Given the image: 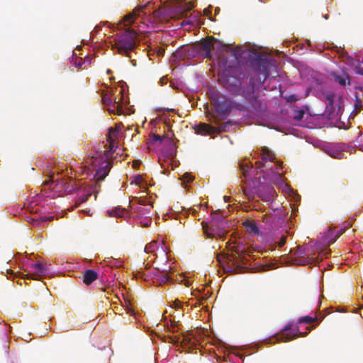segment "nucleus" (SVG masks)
Returning <instances> with one entry per match:
<instances>
[{
	"instance_id": "c03bdc74",
	"label": "nucleus",
	"mask_w": 363,
	"mask_h": 363,
	"mask_svg": "<svg viewBox=\"0 0 363 363\" xmlns=\"http://www.w3.org/2000/svg\"><path fill=\"white\" fill-rule=\"evenodd\" d=\"M186 179H187V182H191V181H192V177H191V176H189V175H188V176L186 177Z\"/></svg>"
},
{
	"instance_id": "a19ab883",
	"label": "nucleus",
	"mask_w": 363,
	"mask_h": 363,
	"mask_svg": "<svg viewBox=\"0 0 363 363\" xmlns=\"http://www.w3.org/2000/svg\"><path fill=\"white\" fill-rule=\"evenodd\" d=\"M261 172H262L264 174H267V176H264V179H268L269 174H268V173H267V172H265V170H262V169H261Z\"/></svg>"
},
{
	"instance_id": "a18cd8bd",
	"label": "nucleus",
	"mask_w": 363,
	"mask_h": 363,
	"mask_svg": "<svg viewBox=\"0 0 363 363\" xmlns=\"http://www.w3.org/2000/svg\"><path fill=\"white\" fill-rule=\"evenodd\" d=\"M164 50L162 49H160L159 51H158V54L160 55H162L164 54Z\"/></svg>"
},
{
	"instance_id": "7ed1b4c3",
	"label": "nucleus",
	"mask_w": 363,
	"mask_h": 363,
	"mask_svg": "<svg viewBox=\"0 0 363 363\" xmlns=\"http://www.w3.org/2000/svg\"><path fill=\"white\" fill-rule=\"evenodd\" d=\"M137 33L133 29H125L115 39V48L118 54L132 58V52L137 45Z\"/></svg>"
},
{
	"instance_id": "cd10ccee",
	"label": "nucleus",
	"mask_w": 363,
	"mask_h": 363,
	"mask_svg": "<svg viewBox=\"0 0 363 363\" xmlns=\"http://www.w3.org/2000/svg\"><path fill=\"white\" fill-rule=\"evenodd\" d=\"M340 232H336L332 229H329L326 233L324 242L328 245H330L336 240V239L340 236Z\"/></svg>"
},
{
	"instance_id": "6ab92c4d",
	"label": "nucleus",
	"mask_w": 363,
	"mask_h": 363,
	"mask_svg": "<svg viewBox=\"0 0 363 363\" xmlns=\"http://www.w3.org/2000/svg\"><path fill=\"white\" fill-rule=\"evenodd\" d=\"M199 50L202 51L206 58H211V50L213 48V42L211 39H205L199 44Z\"/></svg>"
},
{
	"instance_id": "864d4df0",
	"label": "nucleus",
	"mask_w": 363,
	"mask_h": 363,
	"mask_svg": "<svg viewBox=\"0 0 363 363\" xmlns=\"http://www.w3.org/2000/svg\"><path fill=\"white\" fill-rule=\"evenodd\" d=\"M154 14H155V16H159V11H154Z\"/></svg>"
},
{
	"instance_id": "a878e982",
	"label": "nucleus",
	"mask_w": 363,
	"mask_h": 363,
	"mask_svg": "<svg viewBox=\"0 0 363 363\" xmlns=\"http://www.w3.org/2000/svg\"><path fill=\"white\" fill-rule=\"evenodd\" d=\"M31 266L35 271H39L40 272H50L54 270L51 264L46 262L43 263L41 262H37L31 264Z\"/></svg>"
},
{
	"instance_id": "bb28decb",
	"label": "nucleus",
	"mask_w": 363,
	"mask_h": 363,
	"mask_svg": "<svg viewBox=\"0 0 363 363\" xmlns=\"http://www.w3.org/2000/svg\"><path fill=\"white\" fill-rule=\"evenodd\" d=\"M152 208V206L151 204L145 205L140 201L138 206L135 209L139 215L147 216L151 213Z\"/></svg>"
},
{
	"instance_id": "37998d69",
	"label": "nucleus",
	"mask_w": 363,
	"mask_h": 363,
	"mask_svg": "<svg viewBox=\"0 0 363 363\" xmlns=\"http://www.w3.org/2000/svg\"><path fill=\"white\" fill-rule=\"evenodd\" d=\"M223 199H224V201H225V202H228V201H230V197H229V196H225L223 197Z\"/></svg>"
},
{
	"instance_id": "b1692460",
	"label": "nucleus",
	"mask_w": 363,
	"mask_h": 363,
	"mask_svg": "<svg viewBox=\"0 0 363 363\" xmlns=\"http://www.w3.org/2000/svg\"><path fill=\"white\" fill-rule=\"evenodd\" d=\"M107 213L110 216L123 218L128 216V211L126 208L121 206H117L110 211H107Z\"/></svg>"
},
{
	"instance_id": "412c9836",
	"label": "nucleus",
	"mask_w": 363,
	"mask_h": 363,
	"mask_svg": "<svg viewBox=\"0 0 363 363\" xmlns=\"http://www.w3.org/2000/svg\"><path fill=\"white\" fill-rule=\"evenodd\" d=\"M99 190L96 186L89 187L87 190L85 191L84 194H82L77 199V200L76 201L77 205H79L87 201L92 194H95L94 199L96 200V194L99 193Z\"/></svg>"
},
{
	"instance_id": "dca6fc26",
	"label": "nucleus",
	"mask_w": 363,
	"mask_h": 363,
	"mask_svg": "<svg viewBox=\"0 0 363 363\" xmlns=\"http://www.w3.org/2000/svg\"><path fill=\"white\" fill-rule=\"evenodd\" d=\"M257 194L262 201L272 202L276 196V191L272 186H264L258 189Z\"/></svg>"
},
{
	"instance_id": "72a5a7b5",
	"label": "nucleus",
	"mask_w": 363,
	"mask_h": 363,
	"mask_svg": "<svg viewBox=\"0 0 363 363\" xmlns=\"http://www.w3.org/2000/svg\"><path fill=\"white\" fill-rule=\"evenodd\" d=\"M243 194L246 196V197L250 200L253 198V195L252 191L248 188H242Z\"/></svg>"
},
{
	"instance_id": "ea45409f",
	"label": "nucleus",
	"mask_w": 363,
	"mask_h": 363,
	"mask_svg": "<svg viewBox=\"0 0 363 363\" xmlns=\"http://www.w3.org/2000/svg\"><path fill=\"white\" fill-rule=\"evenodd\" d=\"M171 327H172V326H170V325H169V323H167L165 324V328H166V329H167V331H172V330H171V328H170ZM173 331H174V330H172V332H173Z\"/></svg>"
},
{
	"instance_id": "a211bd4d",
	"label": "nucleus",
	"mask_w": 363,
	"mask_h": 363,
	"mask_svg": "<svg viewBox=\"0 0 363 363\" xmlns=\"http://www.w3.org/2000/svg\"><path fill=\"white\" fill-rule=\"evenodd\" d=\"M164 244L163 242H159L157 241H152L149 244L145 245V251L147 253L150 252H155V255L157 257V252L160 251V254L164 256L167 255L165 250L164 249Z\"/></svg>"
},
{
	"instance_id": "58836bf2",
	"label": "nucleus",
	"mask_w": 363,
	"mask_h": 363,
	"mask_svg": "<svg viewBox=\"0 0 363 363\" xmlns=\"http://www.w3.org/2000/svg\"><path fill=\"white\" fill-rule=\"evenodd\" d=\"M288 101H291V102L296 101V96H294V95H291V96L289 97Z\"/></svg>"
},
{
	"instance_id": "7c9ffc66",
	"label": "nucleus",
	"mask_w": 363,
	"mask_h": 363,
	"mask_svg": "<svg viewBox=\"0 0 363 363\" xmlns=\"http://www.w3.org/2000/svg\"><path fill=\"white\" fill-rule=\"evenodd\" d=\"M86 63L85 60H84L82 57H76L74 60V64L76 67L81 68V69H85V67H83V65Z\"/></svg>"
},
{
	"instance_id": "f704fd0d",
	"label": "nucleus",
	"mask_w": 363,
	"mask_h": 363,
	"mask_svg": "<svg viewBox=\"0 0 363 363\" xmlns=\"http://www.w3.org/2000/svg\"><path fill=\"white\" fill-rule=\"evenodd\" d=\"M162 140V138L158 135H156V134H153L152 135V138H151V140H150V143H153L155 142H160L161 143Z\"/></svg>"
},
{
	"instance_id": "4d7b16f0",
	"label": "nucleus",
	"mask_w": 363,
	"mask_h": 363,
	"mask_svg": "<svg viewBox=\"0 0 363 363\" xmlns=\"http://www.w3.org/2000/svg\"><path fill=\"white\" fill-rule=\"evenodd\" d=\"M324 18H325V19H328V15L324 16Z\"/></svg>"
},
{
	"instance_id": "6e6552de",
	"label": "nucleus",
	"mask_w": 363,
	"mask_h": 363,
	"mask_svg": "<svg viewBox=\"0 0 363 363\" xmlns=\"http://www.w3.org/2000/svg\"><path fill=\"white\" fill-rule=\"evenodd\" d=\"M209 121L218 125L213 126L207 123H200L194 128L196 133L212 135L214 133H220L226 130L228 123L220 124V119L218 116L211 115Z\"/></svg>"
},
{
	"instance_id": "6e6d98bb",
	"label": "nucleus",
	"mask_w": 363,
	"mask_h": 363,
	"mask_svg": "<svg viewBox=\"0 0 363 363\" xmlns=\"http://www.w3.org/2000/svg\"><path fill=\"white\" fill-rule=\"evenodd\" d=\"M219 11V9L218 8H216V12H218Z\"/></svg>"
},
{
	"instance_id": "39448f33",
	"label": "nucleus",
	"mask_w": 363,
	"mask_h": 363,
	"mask_svg": "<svg viewBox=\"0 0 363 363\" xmlns=\"http://www.w3.org/2000/svg\"><path fill=\"white\" fill-rule=\"evenodd\" d=\"M308 332L303 333L300 331L298 325H294L293 322H289L281 330L279 334L273 335L270 337L262 340V345H272L276 342H289L296 339L298 336L305 337Z\"/></svg>"
},
{
	"instance_id": "13d9d810",
	"label": "nucleus",
	"mask_w": 363,
	"mask_h": 363,
	"mask_svg": "<svg viewBox=\"0 0 363 363\" xmlns=\"http://www.w3.org/2000/svg\"><path fill=\"white\" fill-rule=\"evenodd\" d=\"M324 271H325V268H323V269H321V272H324Z\"/></svg>"
},
{
	"instance_id": "bf43d9fd",
	"label": "nucleus",
	"mask_w": 363,
	"mask_h": 363,
	"mask_svg": "<svg viewBox=\"0 0 363 363\" xmlns=\"http://www.w3.org/2000/svg\"><path fill=\"white\" fill-rule=\"evenodd\" d=\"M179 51H177V52H176V55L177 56V55H179Z\"/></svg>"
},
{
	"instance_id": "393cba45",
	"label": "nucleus",
	"mask_w": 363,
	"mask_h": 363,
	"mask_svg": "<svg viewBox=\"0 0 363 363\" xmlns=\"http://www.w3.org/2000/svg\"><path fill=\"white\" fill-rule=\"evenodd\" d=\"M240 169L244 177V179H242V182L246 184L249 179H251L252 166L248 164L247 163H242L240 164Z\"/></svg>"
},
{
	"instance_id": "f257e3e1",
	"label": "nucleus",
	"mask_w": 363,
	"mask_h": 363,
	"mask_svg": "<svg viewBox=\"0 0 363 363\" xmlns=\"http://www.w3.org/2000/svg\"><path fill=\"white\" fill-rule=\"evenodd\" d=\"M271 61L264 57L259 56L254 61V76L249 79L245 89V97L252 96L257 91L264 88V81L269 76Z\"/></svg>"
},
{
	"instance_id": "09e8293b",
	"label": "nucleus",
	"mask_w": 363,
	"mask_h": 363,
	"mask_svg": "<svg viewBox=\"0 0 363 363\" xmlns=\"http://www.w3.org/2000/svg\"><path fill=\"white\" fill-rule=\"evenodd\" d=\"M223 272L230 273V272H236L235 270H224Z\"/></svg>"
},
{
	"instance_id": "603ef678",
	"label": "nucleus",
	"mask_w": 363,
	"mask_h": 363,
	"mask_svg": "<svg viewBox=\"0 0 363 363\" xmlns=\"http://www.w3.org/2000/svg\"><path fill=\"white\" fill-rule=\"evenodd\" d=\"M138 165V163L137 162H133V166L134 168H135Z\"/></svg>"
},
{
	"instance_id": "4468645a",
	"label": "nucleus",
	"mask_w": 363,
	"mask_h": 363,
	"mask_svg": "<svg viewBox=\"0 0 363 363\" xmlns=\"http://www.w3.org/2000/svg\"><path fill=\"white\" fill-rule=\"evenodd\" d=\"M149 5V3L142 5L139 7L135 8L131 13L125 15L121 23V27H128L130 26L133 22L134 20L140 15V12L143 10L145 9Z\"/></svg>"
},
{
	"instance_id": "9d476101",
	"label": "nucleus",
	"mask_w": 363,
	"mask_h": 363,
	"mask_svg": "<svg viewBox=\"0 0 363 363\" xmlns=\"http://www.w3.org/2000/svg\"><path fill=\"white\" fill-rule=\"evenodd\" d=\"M55 274H6V279L11 280L13 282L16 281V283L19 285H22V281L26 283V284L28 280H40L44 281L47 278L50 279ZM65 276L66 274H61Z\"/></svg>"
},
{
	"instance_id": "4be33fe9",
	"label": "nucleus",
	"mask_w": 363,
	"mask_h": 363,
	"mask_svg": "<svg viewBox=\"0 0 363 363\" xmlns=\"http://www.w3.org/2000/svg\"><path fill=\"white\" fill-rule=\"evenodd\" d=\"M228 245V248L232 252H235L236 254L241 255L245 254L247 252V247L243 244V242L240 240L235 242L232 243H227Z\"/></svg>"
},
{
	"instance_id": "680f3d73",
	"label": "nucleus",
	"mask_w": 363,
	"mask_h": 363,
	"mask_svg": "<svg viewBox=\"0 0 363 363\" xmlns=\"http://www.w3.org/2000/svg\"><path fill=\"white\" fill-rule=\"evenodd\" d=\"M261 2H264L266 0H259Z\"/></svg>"
},
{
	"instance_id": "c756f323",
	"label": "nucleus",
	"mask_w": 363,
	"mask_h": 363,
	"mask_svg": "<svg viewBox=\"0 0 363 363\" xmlns=\"http://www.w3.org/2000/svg\"><path fill=\"white\" fill-rule=\"evenodd\" d=\"M325 99L327 101V108L329 110L330 112H333L335 111L334 107V99H335V94L333 93H328L325 95Z\"/></svg>"
},
{
	"instance_id": "052dcab7",
	"label": "nucleus",
	"mask_w": 363,
	"mask_h": 363,
	"mask_svg": "<svg viewBox=\"0 0 363 363\" xmlns=\"http://www.w3.org/2000/svg\"><path fill=\"white\" fill-rule=\"evenodd\" d=\"M204 277H205V279H206L207 273H205V274H204Z\"/></svg>"
},
{
	"instance_id": "79ce46f5",
	"label": "nucleus",
	"mask_w": 363,
	"mask_h": 363,
	"mask_svg": "<svg viewBox=\"0 0 363 363\" xmlns=\"http://www.w3.org/2000/svg\"><path fill=\"white\" fill-rule=\"evenodd\" d=\"M183 340L184 342H186V343H188V344L191 343V340H187V337H183Z\"/></svg>"
},
{
	"instance_id": "4c0bfd02",
	"label": "nucleus",
	"mask_w": 363,
	"mask_h": 363,
	"mask_svg": "<svg viewBox=\"0 0 363 363\" xmlns=\"http://www.w3.org/2000/svg\"><path fill=\"white\" fill-rule=\"evenodd\" d=\"M157 270V272H162V273H164V272H171V270L173 269L172 267H168L167 269L164 268L162 270H160L157 267L156 268Z\"/></svg>"
},
{
	"instance_id": "2f4dec72",
	"label": "nucleus",
	"mask_w": 363,
	"mask_h": 363,
	"mask_svg": "<svg viewBox=\"0 0 363 363\" xmlns=\"http://www.w3.org/2000/svg\"><path fill=\"white\" fill-rule=\"evenodd\" d=\"M313 321V318L309 315H305L303 317H301L298 320V323H311Z\"/></svg>"
},
{
	"instance_id": "de8ad7c7",
	"label": "nucleus",
	"mask_w": 363,
	"mask_h": 363,
	"mask_svg": "<svg viewBox=\"0 0 363 363\" xmlns=\"http://www.w3.org/2000/svg\"><path fill=\"white\" fill-rule=\"evenodd\" d=\"M84 272L91 273V272H96L94 270H93V269H86Z\"/></svg>"
},
{
	"instance_id": "9b49d317",
	"label": "nucleus",
	"mask_w": 363,
	"mask_h": 363,
	"mask_svg": "<svg viewBox=\"0 0 363 363\" xmlns=\"http://www.w3.org/2000/svg\"><path fill=\"white\" fill-rule=\"evenodd\" d=\"M212 104L218 115L228 116L233 107V101L224 96H215L212 97Z\"/></svg>"
},
{
	"instance_id": "473e14b6",
	"label": "nucleus",
	"mask_w": 363,
	"mask_h": 363,
	"mask_svg": "<svg viewBox=\"0 0 363 363\" xmlns=\"http://www.w3.org/2000/svg\"><path fill=\"white\" fill-rule=\"evenodd\" d=\"M112 133L115 134L116 131L113 130H110L109 133H108V140L109 142L110 151H114V150H113V147H114V146H113V141H114V140L111 137V134Z\"/></svg>"
},
{
	"instance_id": "aec40b11",
	"label": "nucleus",
	"mask_w": 363,
	"mask_h": 363,
	"mask_svg": "<svg viewBox=\"0 0 363 363\" xmlns=\"http://www.w3.org/2000/svg\"><path fill=\"white\" fill-rule=\"evenodd\" d=\"M52 183H55V182L52 180ZM55 183V186H58L62 191H64L65 193L69 194L74 189V186L69 179L60 178V179H57Z\"/></svg>"
},
{
	"instance_id": "5fc2aeb1",
	"label": "nucleus",
	"mask_w": 363,
	"mask_h": 363,
	"mask_svg": "<svg viewBox=\"0 0 363 363\" xmlns=\"http://www.w3.org/2000/svg\"><path fill=\"white\" fill-rule=\"evenodd\" d=\"M6 272L9 273V272H14L10 269H7Z\"/></svg>"
},
{
	"instance_id": "f8f14e48",
	"label": "nucleus",
	"mask_w": 363,
	"mask_h": 363,
	"mask_svg": "<svg viewBox=\"0 0 363 363\" xmlns=\"http://www.w3.org/2000/svg\"><path fill=\"white\" fill-rule=\"evenodd\" d=\"M112 97L113 99L108 96L104 95L102 99L103 103L105 105H111L113 100V104L111 106V108H108V111L111 113H116L117 115L122 114L123 112L121 105L123 101V89H120L118 90V95L113 94Z\"/></svg>"
},
{
	"instance_id": "c9c22d12",
	"label": "nucleus",
	"mask_w": 363,
	"mask_h": 363,
	"mask_svg": "<svg viewBox=\"0 0 363 363\" xmlns=\"http://www.w3.org/2000/svg\"><path fill=\"white\" fill-rule=\"evenodd\" d=\"M285 243H286V238L284 236H282L281 240L278 242V246L279 247H281L285 245Z\"/></svg>"
},
{
	"instance_id": "3c124183",
	"label": "nucleus",
	"mask_w": 363,
	"mask_h": 363,
	"mask_svg": "<svg viewBox=\"0 0 363 363\" xmlns=\"http://www.w3.org/2000/svg\"><path fill=\"white\" fill-rule=\"evenodd\" d=\"M129 313H130V315H134L135 314L134 311L132 310V309H129Z\"/></svg>"
},
{
	"instance_id": "423d86ee",
	"label": "nucleus",
	"mask_w": 363,
	"mask_h": 363,
	"mask_svg": "<svg viewBox=\"0 0 363 363\" xmlns=\"http://www.w3.org/2000/svg\"><path fill=\"white\" fill-rule=\"evenodd\" d=\"M330 252V249L325 248L324 250H321L318 252L317 256H315L314 254H312L308 251L305 252L303 250L298 247L294 253V258L293 259L294 264L302 266L307 264L315 265L319 263L320 259H322L323 256H327Z\"/></svg>"
},
{
	"instance_id": "8fccbe9b",
	"label": "nucleus",
	"mask_w": 363,
	"mask_h": 363,
	"mask_svg": "<svg viewBox=\"0 0 363 363\" xmlns=\"http://www.w3.org/2000/svg\"><path fill=\"white\" fill-rule=\"evenodd\" d=\"M358 72H359V74L363 75V67L360 68Z\"/></svg>"
},
{
	"instance_id": "5701e85b",
	"label": "nucleus",
	"mask_w": 363,
	"mask_h": 363,
	"mask_svg": "<svg viewBox=\"0 0 363 363\" xmlns=\"http://www.w3.org/2000/svg\"><path fill=\"white\" fill-rule=\"evenodd\" d=\"M333 79L336 82H337L340 85L342 86H345L347 84H350V80L348 74L343 72L341 74L337 73V72H333L331 74Z\"/></svg>"
},
{
	"instance_id": "1a4fd4ad",
	"label": "nucleus",
	"mask_w": 363,
	"mask_h": 363,
	"mask_svg": "<svg viewBox=\"0 0 363 363\" xmlns=\"http://www.w3.org/2000/svg\"><path fill=\"white\" fill-rule=\"evenodd\" d=\"M211 223L212 224L210 227L203 225V229L207 237L211 238L215 236H218L220 238L224 236L225 231L224 230L225 225L223 216L218 213H216L212 218Z\"/></svg>"
},
{
	"instance_id": "20e7f679",
	"label": "nucleus",
	"mask_w": 363,
	"mask_h": 363,
	"mask_svg": "<svg viewBox=\"0 0 363 363\" xmlns=\"http://www.w3.org/2000/svg\"><path fill=\"white\" fill-rule=\"evenodd\" d=\"M238 67L236 62H233V65L225 66L222 73V78L226 89L236 94L243 95L245 97V89L242 87L240 79L237 77Z\"/></svg>"
},
{
	"instance_id": "0eeeda50",
	"label": "nucleus",
	"mask_w": 363,
	"mask_h": 363,
	"mask_svg": "<svg viewBox=\"0 0 363 363\" xmlns=\"http://www.w3.org/2000/svg\"><path fill=\"white\" fill-rule=\"evenodd\" d=\"M262 151V162H259L258 168L261 169L265 167V164L267 161H269L273 162V164H270L268 166L267 170H269L271 174L273 176V178L275 179H279L280 181L282 180L281 173L279 170L281 169V164H275L274 160L276 159L275 154L271 151L267 147H262L261 148Z\"/></svg>"
},
{
	"instance_id": "e433bc0d",
	"label": "nucleus",
	"mask_w": 363,
	"mask_h": 363,
	"mask_svg": "<svg viewBox=\"0 0 363 363\" xmlns=\"http://www.w3.org/2000/svg\"><path fill=\"white\" fill-rule=\"evenodd\" d=\"M143 182V177L140 175H138L135 177V183L136 184H140Z\"/></svg>"
},
{
	"instance_id": "f3484780",
	"label": "nucleus",
	"mask_w": 363,
	"mask_h": 363,
	"mask_svg": "<svg viewBox=\"0 0 363 363\" xmlns=\"http://www.w3.org/2000/svg\"><path fill=\"white\" fill-rule=\"evenodd\" d=\"M249 350H253L254 352H256L257 350V348L256 347L255 345L242 346L241 347L232 346L229 349V352L242 359V361L243 362L244 355L248 352Z\"/></svg>"
},
{
	"instance_id": "49530a36",
	"label": "nucleus",
	"mask_w": 363,
	"mask_h": 363,
	"mask_svg": "<svg viewBox=\"0 0 363 363\" xmlns=\"http://www.w3.org/2000/svg\"><path fill=\"white\" fill-rule=\"evenodd\" d=\"M131 63L133 66L136 65V60H131Z\"/></svg>"
},
{
	"instance_id": "2eb2a0df",
	"label": "nucleus",
	"mask_w": 363,
	"mask_h": 363,
	"mask_svg": "<svg viewBox=\"0 0 363 363\" xmlns=\"http://www.w3.org/2000/svg\"><path fill=\"white\" fill-rule=\"evenodd\" d=\"M111 164L109 162H105L104 165L101 166L95 174V185L97 189L100 188L99 183L101 182L105 177L108 174L109 171L111 169Z\"/></svg>"
},
{
	"instance_id": "c85d7f7f",
	"label": "nucleus",
	"mask_w": 363,
	"mask_h": 363,
	"mask_svg": "<svg viewBox=\"0 0 363 363\" xmlns=\"http://www.w3.org/2000/svg\"><path fill=\"white\" fill-rule=\"evenodd\" d=\"M244 225L250 233H252L254 234L259 233V228L254 220H247L246 221L244 222Z\"/></svg>"
},
{
	"instance_id": "ddd939ff",
	"label": "nucleus",
	"mask_w": 363,
	"mask_h": 363,
	"mask_svg": "<svg viewBox=\"0 0 363 363\" xmlns=\"http://www.w3.org/2000/svg\"><path fill=\"white\" fill-rule=\"evenodd\" d=\"M113 276L110 279L106 277V274H81V276L76 277L82 280L86 285L91 284L94 281L101 279V284L104 286H110L111 282L116 279V274H112Z\"/></svg>"
},
{
	"instance_id": "f03ea898",
	"label": "nucleus",
	"mask_w": 363,
	"mask_h": 363,
	"mask_svg": "<svg viewBox=\"0 0 363 363\" xmlns=\"http://www.w3.org/2000/svg\"><path fill=\"white\" fill-rule=\"evenodd\" d=\"M133 279L137 281L144 282L146 285H157L161 286L169 283L178 281L180 284H183L185 286H190L191 281L190 279L184 277L186 274H177L179 275V279L177 277V280L174 279L172 275L174 274H131Z\"/></svg>"
}]
</instances>
